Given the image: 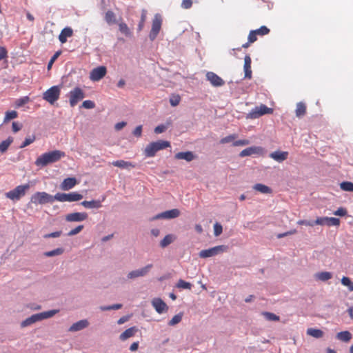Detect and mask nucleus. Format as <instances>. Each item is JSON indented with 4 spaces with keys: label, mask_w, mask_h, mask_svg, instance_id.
I'll list each match as a JSON object with an SVG mask.
<instances>
[{
    "label": "nucleus",
    "mask_w": 353,
    "mask_h": 353,
    "mask_svg": "<svg viewBox=\"0 0 353 353\" xmlns=\"http://www.w3.org/2000/svg\"><path fill=\"white\" fill-rule=\"evenodd\" d=\"M65 157V153L60 150H52L40 155L35 161V165L38 167H45L48 164L59 161Z\"/></svg>",
    "instance_id": "1"
},
{
    "label": "nucleus",
    "mask_w": 353,
    "mask_h": 353,
    "mask_svg": "<svg viewBox=\"0 0 353 353\" xmlns=\"http://www.w3.org/2000/svg\"><path fill=\"white\" fill-rule=\"evenodd\" d=\"M58 312H59L58 310H51L45 311L43 312L32 314L30 317L22 321L21 322L20 325L21 327H26L30 326L36 322L41 321L44 319H47L52 317L54 315H55L57 313H58Z\"/></svg>",
    "instance_id": "2"
},
{
    "label": "nucleus",
    "mask_w": 353,
    "mask_h": 353,
    "mask_svg": "<svg viewBox=\"0 0 353 353\" xmlns=\"http://www.w3.org/2000/svg\"><path fill=\"white\" fill-rule=\"evenodd\" d=\"M170 146V143L168 141L158 140L149 143L145 148L144 154L147 157H153L156 153Z\"/></svg>",
    "instance_id": "3"
},
{
    "label": "nucleus",
    "mask_w": 353,
    "mask_h": 353,
    "mask_svg": "<svg viewBox=\"0 0 353 353\" xmlns=\"http://www.w3.org/2000/svg\"><path fill=\"white\" fill-rule=\"evenodd\" d=\"M56 199L54 198V196L46 192H37L32 195L29 205L30 203H34L35 205L52 203Z\"/></svg>",
    "instance_id": "4"
},
{
    "label": "nucleus",
    "mask_w": 353,
    "mask_h": 353,
    "mask_svg": "<svg viewBox=\"0 0 353 353\" xmlns=\"http://www.w3.org/2000/svg\"><path fill=\"white\" fill-rule=\"evenodd\" d=\"M30 188L29 183L20 185L6 193V196L12 201H18L23 196Z\"/></svg>",
    "instance_id": "5"
},
{
    "label": "nucleus",
    "mask_w": 353,
    "mask_h": 353,
    "mask_svg": "<svg viewBox=\"0 0 353 353\" xmlns=\"http://www.w3.org/2000/svg\"><path fill=\"white\" fill-rule=\"evenodd\" d=\"M61 85H53L43 93V99L50 104H54L59 98Z\"/></svg>",
    "instance_id": "6"
},
{
    "label": "nucleus",
    "mask_w": 353,
    "mask_h": 353,
    "mask_svg": "<svg viewBox=\"0 0 353 353\" xmlns=\"http://www.w3.org/2000/svg\"><path fill=\"white\" fill-rule=\"evenodd\" d=\"M83 197V196L77 192H72L69 193L57 192L54 195V198L56 199V201L60 202L79 201L81 200Z\"/></svg>",
    "instance_id": "7"
},
{
    "label": "nucleus",
    "mask_w": 353,
    "mask_h": 353,
    "mask_svg": "<svg viewBox=\"0 0 353 353\" xmlns=\"http://www.w3.org/2000/svg\"><path fill=\"white\" fill-rule=\"evenodd\" d=\"M70 98V105L71 107H74L79 101L85 98V94L83 90L79 87H75L71 90L68 94Z\"/></svg>",
    "instance_id": "8"
},
{
    "label": "nucleus",
    "mask_w": 353,
    "mask_h": 353,
    "mask_svg": "<svg viewBox=\"0 0 353 353\" xmlns=\"http://www.w3.org/2000/svg\"><path fill=\"white\" fill-rule=\"evenodd\" d=\"M273 110L272 108H268L264 104H261L260 106H256L254 108L252 109L248 114L247 118L252 119H257L264 114H271Z\"/></svg>",
    "instance_id": "9"
},
{
    "label": "nucleus",
    "mask_w": 353,
    "mask_h": 353,
    "mask_svg": "<svg viewBox=\"0 0 353 353\" xmlns=\"http://www.w3.org/2000/svg\"><path fill=\"white\" fill-rule=\"evenodd\" d=\"M228 247L224 245H217L209 249L202 250L199 255L201 258H209L226 251Z\"/></svg>",
    "instance_id": "10"
},
{
    "label": "nucleus",
    "mask_w": 353,
    "mask_h": 353,
    "mask_svg": "<svg viewBox=\"0 0 353 353\" xmlns=\"http://www.w3.org/2000/svg\"><path fill=\"white\" fill-rule=\"evenodd\" d=\"M162 19L159 14H156L152 20V28L149 34L150 41H153L157 37L161 28Z\"/></svg>",
    "instance_id": "11"
},
{
    "label": "nucleus",
    "mask_w": 353,
    "mask_h": 353,
    "mask_svg": "<svg viewBox=\"0 0 353 353\" xmlns=\"http://www.w3.org/2000/svg\"><path fill=\"white\" fill-rule=\"evenodd\" d=\"M152 264H148L145 266L130 272L127 274L128 279H134L139 277H142L146 276L152 268Z\"/></svg>",
    "instance_id": "12"
},
{
    "label": "nucleus",
    "mask_w": 353,
    "mask_h": 353,
    "mask_svg": "<svg viewBox=\"0 0 353 353\" xmlns=\"http://www.w3.org/2000/svg\"><path fill=\"white\" fill-rule=\"evenodd\" d=\"M316 225H327V226H339L340 225V220L335 217H318L315 220Z\"/></svg>",
    "instance_id": "13"
},
{
    "label": "nucleus",
    "mask_w": 353,
    "mask_h": 353,
    "mask_svg": "<svg viewBox=\"0 0 353 353\" xmlns=\"http://www.w3.org/2000/svg\"><path fill=\"white\" fill-rule=\"evenodd\" d=\"M107 69L105 66H99L92 70L90 78L93 81H98L105 77Z\"/></svg>",
    "instance_id": "14"
},
{
    "label": "nucleus",
    "mask_w": 353,
    "mask_h": 353,
    "mask_svg": "<svg viewBox=\"0 0 353 353\" xmlns=\"http://www.w3.org/2000/svg\"><path fill=\"white\" fill-rule=\"evenodd\" d=\"M206 79L210 82L214 87H221L225 84V81L213 72L206 73Z\"/></svg>",
    "instance_id": "15"
},
{
    "label": "nucleus",
    "mask_w": 353,
    "mask_h": 353,
    "mask_svg": "<svg viewBox=\"0 0 353 353\" xmlns=\"http://www.w3.org/2000/svg\"><path fill=\"white\" fill-rule=\"evenodd\" d=\"M86 212H73L65 216V221L68 222H81L88 219Z\"/></svg>",
    "instance_id": "16"
},
{
    "label": "nucleus",
    "mask_w": 353,
    "mask_h": 353,
    "mask_svg": "<svg viewBox=\"0 0 353 353\" xmlns=\"http://www.w3.org/2000/svg\"><path fill=\"white\" fill-rule=\"evenodd\" d=\"M152 305L159 314H162L168 310V305L161 298L153 299Z\"/></svg>",
    "instance_id": "17"
},
{
    "label": "nucleus",
    "mask_w": 353,
    "mask_h": 353,
    "mask_svg": "<svg viewBox=\"0 0 353 353\" xmlns=\"http://www.w3.org/2000/svg\"><path fill=\"white\" fill-rule=\"evenodd\" d=\"M105 199V196H103L101 200H91V201H83L81 203V205L88 209H99L102 207V201Z\"/></svg>",
    "instance_id": "18"
},
{
    "label": "nucleus",
    "mask_w": 353,
    "mask_h": 353,
    "mask_svg": "<svg viewBox=\"0 0 353 353\" xmlns=\"http://www.w3.org/2000/svg\"><path fill=\"white\" fill-rule=\"evenodd\" d=\"M263 149L259 146H252L243 150L239 153L240 157H245L252 156L253 154H259L261 153Z\"/></svg>",
    "instance_id": "19"
},
{
    "label": "nucleus",
    "mask_w": 353,
    "mask_h": 353,
    "mask_svg": "<svg viewBox=\"0 0 353 353\" xmlns=\"http://www.w3.org/2000/svg\"><path fill=\"white\" fill-rule=\"evenodd\" d=\"M89 325V322L87 319H82L76 323H74L69 328L70 332H78L82 330Z\"/></svg>",
    "instance_id": "20"
},
{
    "label": "nucleus",
    "mask_w": 353,
    "mask_h": 353,
    "mask_svg": "<svg viewBox=\"0 0 353 353\" xmlns=\"http://www.w3.org/2000/svg\"><path fill=\"white\" fill-rule=\"evenodd\" d=\"M77 183V181L74 177H68L65 179L61 184V189L63 190H69L74 188Z\"/></svg>",
    "instance_id": "21"
},
{
    "label": "nucleus",
    "mask_w": 353,
    "mask_h": 353,
    "mask_svg": "<svg viewBox=\"0 0 353 353\" xmlns=\"http://www.w3.org/2000/svg\"><path fill=\"white\" fill-rule=\"evenodd\" d=\"M288 157V152L284 151L276 150L270 154V157L279 163L286 160Z\"/></svg>",
    "instance_id": "22"
},
{
    "label": "nucleus",
    "mask_w": 353,
    "mask_h": 353,
    "mask_svg": "<svg viewBox=\"0 0 353 353\" xmlns=\"http://www.w3.org/2000/svg\"><path fill=\"white\" fill-rule=\"evenodd\" d=\"M251 58L249 55H245L244 58V72L245 79L252 78V70H251Z\"/></svg>",
    "instance_id": "23"
},
{
    "label": "nucleus",
    "mask_w": 353,
    "mask_h": 353,
    "mask_svg": "<svg viewBox=\"0 0 353 353\" xmlns=\"http://www.w3.org/2000/svg\"><path fill=\"white\" fill-rule=\"evenodd\" d=\"M72 32H73V31L71 28H70V27L64 28L61 30V32L59 36V41L61 43H65L68 37H70L72 35Z\"/></svg>",
    "instance_id": "24"
},
{
    "label": "nucleus",
    "mask_w": 353,
    "mask_h": 353,
    "mask_svg": "<svg viewBox=\"0 0 353 353\" xmlns=\"http://www.w3.org/2000/svg\"><path fill=\"white\" fill-rule=\"evenodd\" d=\"M194 158V155L192 152H180L175 154V159H184L188 162L192 161Z\"/></svg>",
    "instance_id": "25"
},
{
    "label": "nucleus",
    "mask_w": 353,
    "mask_h": 353,
    "mask_svg": "<svg viewBox=\"0 0 353 353\" xmlns=\"http://www.w3.org/2000/svg\"><path fill=\"white\" fill-rule=\"evenodd\" d=\"M138 331L137 327L133 326L127 330H125L119 336V339L121 341H125L134 335V334Z\"/></svg>",
    "instance_id": "26"
},
{
    "label": "nucleus",
    "mask_w": 353,
    "mask_h": 353,
    "mask_svg": "<svg viewBox=\"0 0 353 353\" xmlns=\"http://www.w3.org/2000/svg\"><path fill=\"white\" fill-rule=\"evenodd\" d=\"M104 20L109 26H111L117 23L116 15L110 10H108L106 11L104 17Z\"/></svg>",
    "instance_id": "27"
},
{
    "label": "nucleus",
    "mask_w": 353,
    "mask_h": 353,
    "mask_svg": "<svg viewBox=\"0 0 353 353\" xmlns=\"http://www.w3.org/2000/svg\"><path fill=\"white\" fill-rule=\"evenodd\" d=\"M316 280L327 281L332 278V274L330 272H320L314 274Z\"/></svg>",
    "instance_id": "28"
},
{
    "label": "nucleus",
    "mask_w": 353,
    "mask_h": 353,
    "mask_svg": "<svg viewBox=\"0 0 353 353\" xmlns=\"http://www.w3.org/2000/svg\"><path fill=\"white\" fill-rule=\"evenodd\" d=\"M176 237L172 234H167L160 242V247L162 248H165L171 244L174 240Z\"/></svg>",
    "instance_id": "29"
},
{
    "label": "nucleus",
    "mask_w": 353,
    "mask_h": 353,
    "mask_svg": "<svg viewBox=\"0 0 353 353\" xmlns=\"http://www.w3.org/2000/svg\"><path fill=\"white\" fill-rule=\"evenodd\" d=\"M336 339L343 342H348L352 339V334L349 331H342L336 334Z\"/></svg>",
    "instance_id": "30"
},
{
    "label": "nucleus",
    "mask_w": 353,
    "mask_h": 353,
    "mask_svg": "<svg viewBox=\"0 0 353 353\" xmlns=\"http://www.w3.org/2000/svg\"><path fill=\"white\" fill-rule=\"evenodd\" d=\"M181 212L179 209L174 208L165 211V220H170L179 216Z\"/></svg>",
    "instance_id": "31"
},
{
    "label": "nucleus",
    "mask_w": 353,
    "mask_h": 353,
    "mask_svg": "<svg viewBox=\"0 0 353 353\" xmlns=\"http://www.w3.org/2000/svg\"><path fill=\"white\" fill-rule=\"evenodd\" d=\"M253 189L263 194H270L272 192V189L270 187L262 183L255 184Z\"/></svg>",
    "instance_id": "32"
},
{
    "label": "nucleus",
    "mask_w": 353,
    "mask_h": 353,
    "mask_svg": "<svg viewBox=\"0 0 353 353\" xmlns=\"http://www.w3.org/2000/svg\"><path fill=\"white\" fill-rule=\"evenodd\" d=\"M306 332L307 335L312 336L316 339H320L323 336V332L320 329L308 328Z\"/></svg>",
    "instance_id": "33"
},
{
    "label": "nucleus",
    "mask_w": 353,
    "mask_h": 353,
    "mask_svg": "<svg viewBox=\"0 0 353 353\" xmlns=\"http://www.w3.org/2000/svg\"><path fill=\"white\" fill-rule=\"evenodd\" d=\"M13 142V138L9 137L7 139L0 143V152L4 153L7 151L10 145Z\"/></svg>",
    "instance_id": "34"
},
{
    "label": "nucleus",
    "mask_w": 353,
    "mask_h": 353,
    "mask_svg": "<svg viewBox=\"0 0 353 353\" xmlns=\"http://www.w3.org/2000/svg\"><path fill=\"white\" fill-rule=\"evenodd\" d=\"M306 112V106L303 102H299L296 104V116L297 117H301L305 115Z\"/></svg>",
    "instance_id": "35"
},
{
    "label": "nucleus",
    "mask_w": 353,
    "mask_h": 353,
    "mask_svg": "<svg viewBox=\"0 0 353 353\" xmlns=\"http://www.w3.org/2000/svg\"><path fill=\"white\" fill-rule=\"evenodd\" d=\"M119 31L126 37H130L132 35L130 30L129 29L127 24L124 22H121L119 23Z\"/></svg>",
    "instance_id": "36"
},
{
    "label": "nucleus",
    "mask_w": 353,
    "mask_h": 353,
    "mask_svg": "<svg viewBox=\"0 0 353 353\" xmlns=\"http://www.w3.org/2000/svg\"><path fill=\"white\" fill-rule=\"evenodd\" d=\"M64 252V249L63 248H58L51 251H48L44 252V256L48 257H52L54 256H59L62 254Z\"/></svg>",
    "instance_id": "37"
},
{
    "label": "nucleus",
    "mask_w": 353,
    "mask_h": 353,
    "mask_svg": "<svg viewBox=\"0 0 353 353\" xmlns=\"http://www.w3.org/2000/svg\"><path fill=\"white\" fill-rule=\"evenodd\" d=\"M112 164L114 166H116V167H118L120 168H128L129 166L134 167V165H132L131 163H130L128 161H125L123 160L114 161L112 163Z\"/></svg>",
    "instance_id": "38"
},
{
    "label": "nucleus",
    "mask_w": 353,
    "mask_h": 353,
    "mask_svg": "<svg viewBox=\"0 0 353 353\" xmlns=\"http://www.w3.org/2000/svg\"><path fill=\"white\" fill-rule=\"evenodd\" d=\"M262 315L267 321H277L279 320V316L270 312H263Z\"/></svg>",
    "instance_id": "39"
},
{
    "label": "nucleus",
    "mask_w": 353,
    "mask_h": 353,
    "mask_svg": "<svg viewBox=\"0 0 353 353\" xmlns=\"http://www.w3.org/2000/svg\"><path fill=\"white\" fill-rule=\"evenodd\" d=\"M192 286L190 282H187L183 279H179L176 284V288L180 289L191 290Z\"/></svg>",
    "instance_id": "40"
},
{
    "label": "nucleus",
    "mask_w": 353,
    "mask_h": 353,
    "mask_svg": "<svg viewBox=\"0 0 353 353\" xmlns=\"http://www.w3.org/2000/svg\"><path fill=\"white\" fill-rule=\"evenodd\" d=\"M340 188L343 191L353 192V183L350 181H343L340 184Z\"/></svg>",
    "instance_id": "41"
},
{
    "label": "nucleus",
    "mask_w": 353,
    "mask_h": 353,
    "mask_svg": "<svg viewBox=\"0 0 353 353\" xmlns=\"http://www.w3.org/2000/svg\"><path fill=\"white\" fill-rule=\"evenodd\" d=\"M122 304L121 303H117L113 304L110 305H101L99 307V309L101 311H108V310H119L122 307Z\"/></svg>",
    "instance_id": "42"
},
{
    "label": "nucleus",
    "mask_w": 353,
    "mask_h": 353,
    "mask_svg": "<svg viewBox=\"0 0 353 353\" xmlns=\"http://www.w3.org/2000/svg\"><path fill=\"white\" fill-rule=\"evenodd\" d=\"M341 281L342 285L347 287L349 291H353V282L350 280L349 277L343 276Z\"/></svg>",
    "instance_id": "43"
},
{
    "label": "nucleus",
    "mask_w": 353,
    "mask_h": 353,
    "mask_svg": "<svg viewBox=\"0 0 353 353\" xmlns=\"http://www.w3.org/2000/svg\"><path fill=\"white\" fill-rule=\"evenodd\" d=\"M170 124V122H167L165 124H160L154 128V132L156 134L163 133L167 130Z\"/></svg>",
    "instance_id": "44"
},
{
    "label": "nucleus",
    "mask_w": 353,
    "mask_h": 353,
    "mask_svg": "<svg viewBox=\"0 0 353 353\" xmlns=\"http://www.w3.org/2000/svg\"><path fill=\"white\" fill-rule=\"evenodd\" d=\"M147 11L145 9H143L141 11V20L138 24V30L141 31L145 23V21L146 19Z\"/></svg>",
    "instance_id": "45"
},
{
    "label": "nucleus",
    "mask_w": 353,
    "mask_h": 353,
    "mask_svg": "<svg viewBox=\"0 0 353 353\" xmlns=\"http://www.w3.org/2000/svg\"><path fill=\"white\" fill-rule=\"evenodd\" d=\"M35 139H36V137H35L34 134H32L31 136L26 137L19 148H23L29 145L30 144H31L32 143H33L35 141Z\"/></svg>",
    "instance_id": "46"
},
{
    "label": "nucleus",
    "mask_w": 353,
    "mask_h": 353,
    "mask_svg": "<svg viewBox=\"0 0 353 353\" xmlns=\"http://www.w3.org/2000/svg\"><path fill=\"white\" fill-rule=\"evenodd\" d=\"M182 316H183V315L181 313L174 315L172 318V319L168 322V325L170 326L175 325L176 324L179 323L181 321Z\"/></svg>",
    "instance_id": "47"
},
{
    "label": "nucleus",
    "mask_w": 353,
    "mask_h": 353,
    "mask_svg": "<svg viewBox=\"0 0 353 353\" xmlns=\"http://www.w3.org/2000/svg\"><path fill=\"white\" fill-rule=\"evenodd\" d=\"M236 137V135L235 134H230L225 137L222 138L220 140V143L225 144V143H228L230 142L233 143L234 141H235L234 140H235Z\"/></svg>",
    "instance_id": "48"
},
{
    "label": "nucleus",
    "mask_w": 353,
    "mask_h": 353,
    "mask_svg": "<svg viewBox=\"0 0 353 353\" xmlns=\"http://www.w3.org/2000/svg\"><path fill=\"white\" fill-rule=\"evenodd\" d=\"M181 101V97L178 94H172L170 98V103L172 106H176L179 104Z\"/></svg>",
    "instance_id": "49"
},
{
    "label": "nucleus",
    "mask_w": 353,
    "mask_h": 353,
    "mask_svg": "<svg viewBox=\"0 0 353 353\" xmlns=\"http://www.w3.org/2000/svg\"><path fill=\"white\" fill-rule=\"evenodd\" d=\"M17 112L14 110L6 112L4 122H7L9 120L17 118Z\"/></svg>",
    "instance_id": "50"
},
{
    "label": "nucleus",
    "mask_w": 353,
    "mask_h": 353,
    "mask_svg": "<svg viewBox=\"0 0 353 353\" xmlns=\"http://www.w3.org/2000/svg\"><path fill=\"white\" fill-rule=\"evenodd\" d=\"M254 30L256 34L261 35V36L268 34L270 32V29L268 28L265 26H262L259 29Z\"/></svg>",
    "instance_id": "51"
},
{
    "label": "nucleus",
    "mask_w": 353,
    "mask_h": 353,
    "mask_svg": "<svg viewBox=\"0 0 353 353\" xmlns=\"http://www.w3.org/2000/svg\"><path fill=\"white\" fill-rule=\"evenodd\" d=\"M112 0H101L100 3V8L102 10H106L111 6Z\"/></svg>",
    "instance_id": "52"
},
{
    "label": "nucleus",
    "mask_w": 353,
    "mask_h": 353,
    "mask_svg": "<svg viewBox=\"0 0 353 353\" xmlns=\"http://www.w3.org/2000/svg\"><path fill=\"white\" fill-rule=\"evenodd\" d=\"M223 232V227L222 225L219 223H216L214 225V234L215 236H219Z\"/></svg>",
    "instance_id": "53"
},
{
    "label": "nucleus",
    "mask_w": 353,
    "mask_h": 353,
    "mask_svg": "<svg viewBox=\"0 0 353 353\" xmlns=\"http://www.w3.org/2000/svg\"><path fill=\"white\" fill-rule=\"evenodd\" d=\"M81 107L85 109H92L95 107V103L92 101L85 100L82 103Z\"/></svg>",
    "instance_id": "54"
},
{
    "label": "nucleus",
    "mask_w": 353,
    "mask_h": 353,
    "mask_svg": "<svg viewBox=\"0 0 353 353\" xmlns=\"http://www.w3.org/2000/svg\"><path fill=\"white\" fill-rule=\"evenodd\" d=\"M83 229V225H79L77 227H76L75 228L71 230L68 233V236H74V235L79 234Z\"/></svg>",
    "instance_id": "55"
},
{
    "label": "nucleus",
    "mask_w": 353,
    "mask_h": 353,
    "mask_svg": "<svg viewBox=\"0 0 353 353\" xmlns=\"http://www.w3.org/2000/svg\"><path fill=\"white\" fill-rule=\"evenodd\" d=\"M61 51H57L56 52L54 55L51 57V59H50L48 63V69L50 70L52 65V64L54 63V62L56 61V59L59 57V56L61 54Z\"/></svg>",
    "instance_id": "56"
},
{
    "label": "nucleus",
    "mask_w": 353,
    "mask_h": 353,
    "mask_svg": "<svg viewBox=\"0 0 353 353\" xmlns=\"http://www.w3.org/2000/svg\"><path fill=\"white\" fill-rule=\"evenodd\" d=\"M62 234L61 231H56L51 233L46 234L43 235L44 239H49V238H57L59 237Z\"/></svg>",
    "instance_id": "57"
},
{
    "label": "nucleus",
    "mask_w": 353,
    "mask_h": 353,
    "mask_svg": "<svg viewBox=\"0 0 353 353\" xmlns=\"http://www.w3.org/2000/svg\"><path fill=\"white\" fill-rule=\"evenodd\" d=\"M29 101L28 97H21L16 101V106L21 107L26 103H27Z\"/></svg>",
    "instance_id": "58"
},
{
    "label": "nucleus",
    "mask_w": 353,
    "mask_h": 353,
    "mask_svg": "<svg viewBox=\"0 0 353 353\" xmlns=\"http://www.w3.org/2000/svg\"><path fill=\"white\" fill-rule=\"evenodd\" d=\"M159 219H165V211L158 213L152 217H150L148 220L150 221H154L159 220Z\"/></svg>",
    "instance_id": "59"
},
{
    "label": "nucleus",
    "mask_w": 353,
    "mask_h": 353,
    "mask_svg": "<svg viewBox=\"0 0 353 353\" xmlns=\"http://www.w3.org/2000/svg\"><path fill=\"white\" fill-rule=\"evenodd\" d=\"M297 223L299 225H305L307 226L313 227L314 225H316L315 221L312 220H299Z\"/></svg>",
    "instance_id": "60"
},
{
    "label": "nucleus",
    "mask_w": 353,
    "mask_h": 353,
    "mask_svg": "<svg viewBox=\"0 0 353 353\" xmlns=\"http://www.w3.org/2000/svg\"><path fill=\"white\" fill-rule=\"evenodd\" d=\"M347 214V211L344 208H339L334 212V214L339 216H344Z\"/></svg>",
    "instance_id": "61"
},
{
    "label": "nucleus",
    "mask_w": 353,
    "mask_h": 353,
    "mask_svg": "<svg viewBox=\"0 0 353 353\" xmlns=\"http://www.w3.org/2000/svg\"><path fill=\"white\" fill-rule=\"evenodd\" d=\"M250 141L247 139H240L235 141L232 143L233 146L246 145H248Z\"/></svg>",
    "instance_id": "62"
},
{
    "label": "nucleus",
    "mask_w": 353,
    "mask_h": 353,
    "mask_svg": "<svg viewBox=\"0 0 353 353\" xmlns=\"http://www.w3.org/2000/svg\"><path fill=\"white\" fill-rule=\"evenodd\" d=\"M192 6V0H183L181 3V8L183 9H189Z\"/></svg>",
    "instance_id": "63"
},
{
    "label": "nucleus",
    "mask_w": 353,
    "mask_h": 353,
    "mask_svg": "<svg viewBox=\"0 0 353 353\" xmlns=\"http://www.w3.org/2000/svg\"><path fill=\"white\" fill-rule=\"evenodd\" d=\"M256 35L257 34H256L254 30H251L249 33L248 38L249 42L254 43V41H256L257 39Z\"/></svg>",
    "instance_id": "64"
}]
</instances>
